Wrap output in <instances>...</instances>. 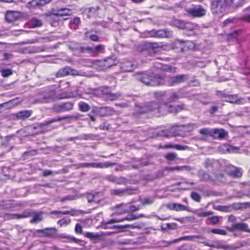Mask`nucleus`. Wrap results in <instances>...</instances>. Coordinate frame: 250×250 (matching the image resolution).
<instances>
[{
  "instance_id": "53",
  "label": "nucleus",
  "mask_w": 250,
  "mask_h": 250,
  "mask_svg": "<svg viewBox=\"0 0 250 250\" xmlns=\"http://www.w3.org/2000/svg\"><path fill=\"white\" fill-rule=\"evenodd\" d=\"M96 196L93 195V194H88L87 196V198L88 200V202L91 203V202H97L98 200L96 199Z\"/></svg>"
},
{
  "instance_id": "59",
  "label": "nucleus",
  "mask_w": 250,
  "mask_h": 250,
  "mask_svg": "<svg viewBox=\"0 0 250 250\" xmlns=\"http://www.w3.org/2000/svg\"><path fill=\"white\" fill-rule=\"evenodd\" d=\"M80 23H81L80 19L78 17H76L73 19L72 22H70V24H73L76 25H78L80 24Z\"/></svg>"
},
{
  "instance_id": "11",
  "label": "nucleus",
  "mask_w": 250,
  "mask_h": 250,
  "mask_svg": "<svg viewBox=\"0 0 250 250\" xmlns=\"http://www.w3.org/2000/svg\"><path fill=\"white\" fill-rule=\"evenodd\" d=\"M52 0H32L27 3L26 6L28 8H36L49 3Z\"/></svg>"
},
{
  "instance_id": "55",
  "label": "nucleus",
  "mask_w": 250,
  "mask_h": 250,
  "mask_svg": "<svg viewBox=\"0 0 250 250\" xmlns=\"http://www.w3.org/2000/svg\"><path fill=\"white\" fill-rule=\"evenodd\" d=\"M210 221L213 225L217 224L219 223V217L218 216H213L210 218Z\"/></svg>"
},
{
  "instance_id": "47",
  "label": "nucleus",
  "mask_w": 250,
  "mask_h": 250,
  "mask_svg": "<svg viewBox=\"0 0 250 250\" xmlns=\"http://www.w3.org/2000/svg\"><path fill=\"white\" fill-rule=\"evenodd\" d=\"M199 133L203 135H208L211 137L212 129L203 128L199 130Z\"/></svg>"
},
{
  "instance_id": "32",
  "label": "nucleus",
  "mask_w": 250,
  "mask_h": 250,
  "mask_svg": "<svg viewBox=\"0 0 250 250\" xmlns=\"http://www.w3.org/2000/svg\"><path fill=\"white\" fill-rule=\"evenodd\" d=\"M199 28V26L197 24L195 23H193L191 22H186L185 29H187L188 30H193L197 29Z\"/></svg>"
},
{
  "instance_id": "64",
  "label": "nucleus",
  "mask_w": 250,
  "mask_h": 250,
  "mask_svg": "<svg viewBox=\"0 0 250 250\" xmlns=\"http://www.w3.org/2000/svg\"><path fill=\"white\" fill-rule=\"evenodd\" d=\"M218 109V107L217 105H214L211 107L210 109L209 110V113L210 114H214L215 112L217 111Z\"/></svg>"
},
{
  "instance_id": "5",
  "label": "nucleus",
  "mask_w": 250,
  "mask_h": 250,
  "mask_svg": "<svg viewBox=\"0 0 250 250\" xmlns=\"http://www.w3.org/2000/svg\"><path fill=\"white\" fill-rule=\"evenodd\" d=\"M74 104L72 102H66L55 104L53 108V110L57 113L68 111L72 110Z\"/></svg>"
},
{
  "instance_id": "24",
  "label": "nucleus",
  "mask_w": 250,
  "mask_h": 250,
  "mask_svg": "<svg viewBox=\"0 0 250 250\" xmlns=\"http://www.w3.org/2000/svg\"><path fill=\"white\" fill-rule=\"evenodd\" d=\"M229 172V174L236 177H240L242 175L240 169L234 167H231Z\"/></svg>"
},
{
  "instance_id": "48",
  "label": "nucleus",
  "mask_w": 250,
  "mask_h": 250,
  "mask_svg": "<svg viewBox=\"0 0 250 250\" xmlns=\"http://www.w3.org/2000/svg\"><path fill=\"white\" fill-rule=\"evenodd\" d=\"M2 76L4 77H7L13 74L12 70L10 69H2L1 70Z\"/></svg>"
},
{
  "instance_id": "6",
  "label": "nucleus",
  "mask_w": 250,
  "mask_h": 250,
  "mask_svg": "<svg viewBox=\"0 0 250 250\" xmlns=\"http://www.w3.org/2000/svg\"><path fill=\"white\" fill-rule=\"evenodd\" d=\"M115 163H110V162H105L104 163H82L80 165V167H92L94 168H104L108 167H109L115 165Z\"/></svg>"
},
{
  "instance_id": "21",
  "label": "nucleus",
  "mask_w": 250,
  "mask_h": 250,
  "mask_svg": "<svg viewBox=\"0 0 250 250\" xmlns=\"http://www.w3.org/2000/svg\"><path fill=\"white\" fill-rule=\"evenodd\" d=\"M42 212H34L31 216L33 217L32 219L30 221V223L32 224L38 223L42 220Z\"/></svg>"
},
{
  "instance_id": "49",
  "label": "nucleus",
  "mask_w": 250,
  "mask_h": 250,
  "mask_svg": "<svg viewBox=\"0 0 250 250\" xmlns=\"http://www.w3.org/2000/svg\"><path fill=\"white\" fill-rule=\"evenodd\" d=\"M191 198L196 202H200L201 197L199 194L197 192H193L191 193Z\"/></svg>"
},
{
  "instance_id": "38",
  "label": "nucleus",
  "mask_w": 250,
  "mask_h": 250,
  "mask_svg": "<svg viewBox=\"0 0 250 250\" xmlns=\"http://www.w3.org/2000/svg\"><path fill=\"white\" fill-rule=\"evenodd\" d=\"M186 22L182 20H176L174 22L175 25L179 29H184L185 28Z\"/></svg>"
},
{
  "instance_id": "45",
  "label": "nucleus",
  "mask_w": 250,
  "mask_h": 250,
  "mask_svg": "<svg viewBox=\"0 0 250 250\" xmlns=\"http://www.w3.org/2000/svg\"><path fill=\"white\" fill-rule=\"evenodd\" d=\"M212 213L211 211H201L197 210L195 212V214L198 217H207L212 214Z\"/></svg>"
},
{
  "instance_id": "9",
  "label": "nucleus",
  "mask_w": 250,
  "mask_h": 250,
  "mask_svg": "<svg viewBox=\"0 0 250 250\" xmlns=\"http://www.w3.org/2000/svg\"><path fill=\"white\" fill-rule=\"evenodd\" d=\"M228 136V132L223 128L212 129L211 137L215 139H223Z\"/></svg>"
},
{
  "instance_id": "7",
  "label": "nucleus",
  "mask_w": 250,
  "mask_h": 250,
  "mask_svg": "<svg viewBox=\"0 0 250 250\" xmlns=\"http://www.w3.org/2000/svg\"><path fill=\"white\" fill-rule=\"evenodd\" d=\"M223 100L232 104H241L243 103L244 99L239 98L237 95H224Z\"/></svg>"
},
{
  "instance_id": "37",
  "label": "nucleus",
  "mask_w": 250,
  "mask_h": 250,
  "mask_svg": "<svg viewBox=\"0 0 250 250\" xmlns=\"http://www.w3.org/2000/svg\"><path fill=\"white\" fill-rule=\"evenodd\" d=\"M69 74L72 76H85L86 74L85 72L78 71L77 70L69 68Z\"/></svg>"
},
{
  "instance_id": "42",
  "label": "nucleus",
  "mask_w": 250,
  "mask_h": 250,
  "mask_svg": "<svg viewBox=\"0 0 250 250\" xmlns=\"http://www.w3.org/2000/svg\"><path fill=\"white\" fill-rule=\"evenodd\" d=\"M199 174L202 180L208 181L211 179L210 176L203 171H200Z\"/></svg>"
},
{
  "instance_id": "61",
  "label": "nucleus",
  "mask_w": 250,
  "mask_h": 250,
  "mask_svg": "<svg viewBox=\"0 0 250 250\" xmlns=\"http://www.w3.org/2000/svg\"><path fill=\"white\" fill-rule=\"evenodd\" d=\"M140 209L139 207H137L134 205H131L130 207H128V211H135L138 210Z\"/></svg>"
},
{
  "instance_id": "46",
  "label": "nucleus",
  "mask_w": 250,
  "mask_h": 250,
  "mask_svg": "<svg viewBox=\"0 0 250 250\" xmlns=\"http://www.w3.org/2000/svg\"><path fill=\"white\" fill-rule=\"evenodd\" d=\"M180 96L177 93L173 92L169 97L168 101L169 103L174 102L178 100Z\"/></svg>"
},
{
  "instance_id": "58",
  "label": "nucleus",
  "mask_w": 250,
  "mask_h": 250,
  "mask_svg": "<svg viewBox=\"0 0 250 250\" xmlns=\"http://www.w3.org/2000/svg\"><path fill=\"white\" fill-rule=\"evenodd\" d=\"M75 231L78 233H82V227L79 224H77L75 227Z\"/></svg>"
},
{
  "instance_id": "62",
  "label": "nucleus",
  "mask_w": 250,
  "mask_h": 250,
  "mask_svg": "<svg viewBox=\"0 0 250 250\" xmlns=\"http://www.w3.org/2000/svg\"><path fill=\"white\" fill-rule=\"evenodd\" d=\"M90 40L92 41L97 42L99 41V37L97 35L92 34L89 37Z\"/></svg>"
},
{
  "instance_id": "15",
  "label": "nucleus",
  "mask_w": 250,
  "mask_h": 250,
  "mask_svg": "<svg viewBox=\"0 0 250 250\" xmlns=\"http://www.w3.org/2000/svg\"><path fill=\"white\" fill-rule=\"evenodd\" d=\"M115 213L121 214L128 212V205L121 204L113 208Z\"/></svg>"
},
{
  "instance_id": "33",
  "label": "nucleus",
  "mask_w": 250,
  "mask_h": 250,
  "mask_svg": "<svg viewBox=\"0 0 250 250\" xmlns=\"http://www.w3.org/2000/svg\"><path fill=\"white\" fill-rule=\"evenodd\" d=\"M79 106L80 110L83 112H87L90 109L89 105L84 102H80Z\"/></svg>"
},
{
  "instance_id": "34",
  "label": "nucleus",
  "mask_w": 250,
  "mask_h": 250,
  "mask_svg": "<svg viewBox=\"0 0 250 250\" xmlns=\"http://www.w3.org/2000/svg\"><path fill=\"white\" fill-rule=\"evenodd\" d=\"M140 202L144 206L150 205L154 202V199L151 197L145 198L141 199Z\"/></svg>"
},
{
  "instance_id": "60",
  "label": "nucleus",
  "mask_w": 250,
  "mask_h": 250,
  "mask_svg": "<svg viewBox=\"0 0 250 250\" xmlns=\"http://www.w3.org/2000/svg\"><path fill=\"white\" fill-rule=\"evenodd\" d=\"M187 147H188V146H181L179 145H176L174 146V148H175L177 150H185L187 149Z\"/></svg>"
},
{
  "instance_id": "56",
  "label": "nucleus",
  "mask_w": 250,
  "mask_h": 250,
  "mask_svg": "<svg viewBox=\"0 0 250 250\" xmlns=\"http://www.w3.org/2000/svg\"><path fill=\"white\" fill-rule=\"evenodd\" d=\"M80 117H81V115L77 114V115H72V116H64L63 117L64 118V119H68V118H72L75 120H76L78 118H79Z\"/></svg>"
},
{
  "instance_id": "26",
  "label": "nucleus",
  "mask_w": 250,
  "mask_h": 250,
  "mask_svg": "<svg viewBox=\"0 0 250 250\" xmlns=\"http://www.w3.org/2000/svg\"><path fill=\"white\" fill-rule=\"evenodd\" d=\"M69 75V68L65 67L60 69L56 73L57 77H62Z\"/></svg>"
},
{
  "instance_id": "36",
  "label": "nucleus",
  "mask_w": 250,
  "mask_h": 250,
  "mask_svg": "<svg viewBox=\"0 0 250 250\" xmlns=\"http://www.w3.org/2000/svg\"><path fill=\"white\" fill-rule=\"evenodd\" d=\"M16 102V99L12 100L8 102H6V103H5L0 104V106H3L5 105H7V106L9 108H12V107H13L18 104Z\"/></svg>"
},
{
  "instance_id": "13",
  "label": "nucleus",
  "mask_w": 250,
  "mask_h": 250,
  "mask_svg": "<svg viewBox=\"0 0 250 250\" xmlns=\"http://www.w3.org/2000/svg\"><path fill=\"white\" fill-rule=\"evenodd\" d=\"M21 17V13L18 11H8L5 15V19L9 22L18 20Z\"/></svg>"
},
{
  "instance_id": "3",
  "label": "nucleus",
  "mask_w": 250,
  "mask_h": 250,
  "mask_svg": "<svg viewBox=\"0 0 250 250\" xmlns=\"http://www.w3.org/2000/svg\"><path fill=\"white\" fill-rule=\"evenodd\" d=\"M226 7V0H214L211 3V12L213 14L219 15L225 11Z\"/></svg>"
},
{
  "instance_id": "10",
  "label": "nucleus",
  "mask_w": 250,
  "mask_h": 250,
  "mask_svg": "<svg viewBox=\"0 0 250 250\" xmlns=\"http://www.w3.org/2000/svg\"><path fill=\"white\" fill-rule=\"evenodd\" d=\"M112 62L113 60L111 58H107L103 61H97L95 62L94 65L99 66L100 67L99 68L100 70H104L114 65V64Z\"/></svg>"
},
{
  "instance_id": "44",
  "label": "nucleus",
  "mask_w": 250,
  "mask_h": 250,
  "mask_svg": "<svg viewBox=\"0 0 250 250\" xmlns=\"http://www.w3.org/2000/svg\"><path fill=\"white\" fill-rule=\"evenodd\" d=\"M211 232L214 234H217L222 235H227V232L225 230L222 229H214L211 230Z\"/></svg>"
},
{
  "instance_id": "22",
  "label": "nucleus",
  "mask_w": 250,
  "mask_h": 250,
  "mask_svg": "<svg viewBox=\"0 0 250 250\" xmlns=\"http://www.w3.org/2000/svg\"><path fill=\"white\" fill-rule=\"evenodd\" d=\"M236 149V148L234 146L228 145H224L220 146L219 150L220 151L225 153L227 152H232L234 151V150Z\"/></svg>"
},
{
  "instance_id": "14",
  "label": "nucleus",
  "mask_w": 250,
  "mask_h": 250,
  "mask_svg": "<svg viewBox=\"0 0 250 250\" xmlns=\"http://www.w3.org/2000/svg\"><path fill=\"white\" fill-rule=\"evenodd\" d=\"M54 12V15L56 16L63 17V16H70L72 13L71 9H67L66 8H62L61 9H53Z\"/></svg>"
},
{
  "instance_id": "27",
  "label": "nucleus",
  "mask_w": 250,
  "mask_h": 250,
  "mask_svg": "<svg viewBox=\"0 0 250 250\" xmlns=\"http://www.w3.org/2000/svg\"><path fill=\"white\" fill-rule=\"evenodd\" d=\"M166 169L167 171H173V170H178V171H182V170H190L191 168L188 166H176L172 167H167Z\"/></svg>"
},
{
  "instance_id": "18",
  "label": "nucleus",
  "mask_w": 250,
  "mask_h": 250,
  "mask_svg": "<svg viewBox=\"0 0 250 250\" xmlns=\"http://www.w3.org/2000/svg\"><path fill=\"white\" fill-rule=\"evenodd\" d=\"M167 207L170 210H174L177 211L187 210V207L180 204L170 203L167 205Z\"/></svg>"
},
{
  "instance_id": "40",
  "label": "nucleus",
  "mask_w": 250,
  "mask_h": 250,
  "mask_svg": "<svg viewBox=\"0 0 250 250\" xmlns=\"http://www.w3.org/2000/svg\"><path fill=\"white\" fill-rule=\"evenodd\" d=\"M243 2V0H231V5L233 8H237L241 6Z\"/></svg>"
},
{
  "instance_id": "63",
  "label": "nucleus",
  "mask_w": 250,
  "mask_h": 250,
  "mask_svg": "<svg viewBox=\"0 0 250 250\" xmlns=\"http://www.w3.org/2000/svg\"><path fill=\"white\" fill-rule=\"evenodd\" d=\"M216 248L217 249H222L224 250H229V245H216Z\"/></svg>"
},
{
  "instance_id": "35",
  "label": "nucleus",
  "mask_w": 250,
  "mask_h": 250,
  "mask_svg": "<svg viewBox=\"0 0 250 250\" xmlns=\"http://www.w3.org/2000/svg\"><path fill=\"white\" fill-rule=\"evenodd\" d=\"M177 42V43H180L181 44L185 43L184 47L187 48L188 49H191L194 46V44L190 41H187L185 42L183 40H178Z\"/></svg>"
},
{
  "instance_id": "19",
  "label": "nucleus",
  "mask_w": 250,
  "mask_h": 250,
  "mask_svg": "<svg viewBox=\"0 0 250 250\" xmlns=\"http://www.w3.org/2000/svg\"><path fill=\"white\" fill-rule=\"evenodd\" d=\"M233 229L250 232V230L248 229V226L245 223H236L233 224L232 228L229 229V230L232 231Z\"/></svg>"
},
{
  "instance_id": "23",
  "label": "nucleus",
  "mask_w": 250,
  "mask_h": 250,
  "mask_svg": "<svg viewBox=\"0 0 250 250\" xmlns=\"http://www.w3.org/2000/svg\"><path fill=\"white\" fill-rule=\"evenodd\" d=\"M41 232L45 236H51L56 233V229L54 228H46L44 229L40 230L39 231Z\"/></svg>"
},
{
  "instance_id": "2",
  "label": "nucleus",
  "mask_w": 250,
  "mask_h": 250,
  "mask_svg": "<svg viewBox=\"0 0 250 250\" xmlns=\"http://www.w3.org/2000/svg\"><path fill=\"white\" fill-rule=\"evenodd\" d=\"M136 79L147 85H160L164 83L162 77L153 73L151 75L146 72L139 73L136 75Z\"/></svg>"
},
{
  "instance_id": "1",
  "label": "nucleus",
  "mask_w": 250,
  "mask_h": 250,
  "mask_svg": "<svg viewBox=\"0 0 250 250\" xmlns=\"http://www.w3.org/2000/svg\"><path fill=\"white\" fill-rule=\"evenodd\" d=\"M72 97H73L72 94H67L65 93H63L58 97L55 89L51 88L45 90L41 98L36 100L35 103H47L54 102L57 99L70 98Z\"/></svg>"
},
{
  "instance_id": "41",
  "label": "nucleus",
  "mask_w": 250,
  "mask_h": 250,
  "mask_svg": "<svg viewBox=\"0 0 250 250\" xmlns=\"http://www.w3.org/2000/svg\"><path fill=\"white\" fill-rule=\"evenodd\" d=\"M16 219L27 218L31 216V213L28 211H25L21 214H16Z\"/></svg>"
},
{
  "instance_id": "52",
  "label": "nucleus",
  "mask_w": 250,
  "mask_h": 250,
  "mask_svg": "<svg viewBox=\"0 0 250 250\" xmlns=\"http://www.w3.org/2000/svg\"><path fill=\"white\" fill-rule=\"evenodd\" d=\"M128 192L127 189L123 190V189H115L112 191V193L117 195L121 196L125 194V193Z\"/></svg>"
},
{
  "instance_id": "8",
  "label": "nucleus",
  "mask_w": 250,
  "mask_h": 250,
  "mask_svg": "<svg viewBox=\"0 0 250 250\" xmlns=\"http://www.w3.org/2000/svg\"><path fill=\"white\" fill-rule=\"evenodd\" d=\"M150 35L157 38H171L172 36L171 32L167 30H153L150 32Z\"/></svg>"
},
{
  "instance_id": "50",
  "label": "nucleus",
  "mask_w": 250,
  "mask_h": 250,
  "mask_svg": "<svg viewBox=\"0 0 250 250\" xmlns=\"http://www.w3.org/2000/svg\"><path fill=\"white\" fill-rule=\"evenodd\" d=\"M62 237L64 238H68L69 239L70 242H73L77 244H81L82 243V241L80 239H77L74 237L72 236H65V235H62Z\"/></svg>"
},
{
  "instance_id": "30",
  "label": "nucleus",
  "mask_w": 250,
  "mask_h": 250,
  "mask_svg": "<svg viewBox=\"0 0 250 250\" xmlns=\"http://www.w3.org/2000/svg\"><path fill=\"white\" fill-rule=\"evenodd\" d=\"M104 47L103 45H98L95 48L88 47L87 50H90L92 52H96L98 53L103 52Z\"/></svg>"
},
{
  "instance_id": "39",
  "label": "nucleus",
  "mask_w": 250,
  "mask_h": 250,
  "mask_svg": "<svg viewBox=\"0 0 250 250\" xmlns=\"http://www.w3.org/2000/svg\"><path fill=\"white\" fill-rule=\"evenodd\" d=\"M31 25L32 27H38L42 25V21L41 20L34 19L31 21Z\"/></svg>"
},
{
  "instance_id": "51",
  "label": "nucleus",
  "mask_w": 250,
  "mask_h": 250,
  "mask_svg": "<svg viewBox=\"0 0 250 250\" xmlns=\"http://www.w3.org/2000/svg\"><path fill=\"white\" fill-rule=\"evenodd\" d=\"M84 235L88 238L91 239H96L99 237V235L98 234L93 233V232H86L84 234Z\"/></svg>"
},
{
  "instance_id": "31",
  "label": "nucleus",
  "mask_w": 250,
  "mask_h": 250,
  "mask_svg": "<svg viewBox=\"0 0 250 250\" xmlns=\"http://www.w3.org/2000/svg\"><path fill=\"white\" fill-rule=\"evenodd\" d=\"M106 98L109 100L113 101L121 97V94L119 93H108L105 94Z\"/></svg>"
},
{
  "instance_id": "43",
  "label": "nucleus",
  "mask_w": 250,
  "mask_h": 250,
  "mask_svg": "<svg viewBox=\"0 0 250 250\" xmlns=\"http://www.w3.org/2000/svg\"><path fill=\"white\" fill-rule=\"evenodd\" d=\"M213 208L214 209H216L217 210L224 211V212H227L229 210V207L226 206H221V205L213 206Z\"/></svg>"
},
{
  "instance_id": "54",
  "label": "nucleus",
  "mask_w": 250,
  "mask_h": 250,
  "mask_svg": "<svg viewBox=\"0 0 250 250\" xmlns=\"http://www.w3.org/2000/svg\"><path fill=\"white\" fill-rule=\"evenodd\" d=\"M166 158L168 160L172 161L176 158V154L174 153H170L166 156Z\"/></svg>"
},
{
  "instance_id": "57",
  "label": "nucleus",
  "mask_w": 250,
  "mask_h": 250,
  "mask_svg": "<svg viewBox=\"0 0 250 250\" xmlns=\"http://www.w3.org/2000/svg\"><path fill=\"white\" fill-rule=\"evenodd\" d=\"M5 218L7 219H16V214H5Z\"/></svg>"
},
{
  "instance_id": "12",
  "label": "nucleus",
  "mask_w": 250,
  "mask_h": 250,
  "mask_svg": "<svg viewBox=\"0 0 250 250\" xmlns=\"http://www.w3.org/2000/svg\"><path fill=\"white\" fill-rule=\"evenodd\" d=\"M188 78L187 75H180L170 78L168 81L170 85H174L185 82Z\"/></svg>"
},
{
  "instance_id": "25",
  "label": "nucleus",
  "mask_w": 250,
  "mask_h": 250,
  "mask_svg": "<svg viewBox=\"0 0 250 250\" xmlns=\"http://www.w3.org/2000/svg\"><path fill=\"white\" fill-rule=\"evenodd\" d=\"M133 65L130 62H125L123 63L121 67L124 71L129 72L133 69Z\"/></svg>"
},
{
  "instance_id": "16",
  "label": "nucleus",
  "mask_w": 250,
  "mask_h": 250,
  "mask_svg": "<svg viewBox=\"0 0 250 250\" xmlns=\"http://www.w3.org/2000/svg\"><path fill=\"white\" fill-rule=\"evenodd\" d=\"M106 179L117 184H125L127 182V180L123 177H116L113 175H109L106 177Z\"/></svg>"
},
{
  "instance_id": "29",
  "label": "nucleus",
  "mask_w": 250,
  "mask_h": 250,
  "mask_svg": "<svg viewBox=\"0 0 250 250\" xmlns=\"http://www.w3.org/2000/svg\"><path fill=\"white\" fill-rule=\"evenodd\" d=\"M201 237L200 236H186L180 237L178 239H175L173 242H178L181 240H190L193 241L195 238H200Z\"/></svg>"
},
{
  "instance_id": "4",
  "label": "nucleus",
  "mask_w": 250,
  "mask_h": 250,
  "mask_svg": "<svg viewBox=\"0 0 250 250\" xmlns=\"http://www.w3.org/2000/svg\"><path fill=\"white\" fill-rule=\"evenodd\" d=\"M186 12L193 18H200L206 14V10L201 5H193L191 7L187 8Z\"/></svg>"
},
{
  "instance_id": "17",
  "label": "nucleus",
  "mask_w": 250,
  "mask_h": 250,
  "mask_svg": "<svg viewBox=\"0 0 250 250\" xmlns=\"http://www.w3.org/2000/svg\"><path fill=\"white\" fill-rule=\"evenodd\" d=\"M138 219V217H136V215L131 214L127 215V216L125 218H122L121 219H112L107 221L106 223L107 224H113L115 223H118L123 222L125 220H128V221H132L133 220L137 219Z\"/></svg>"
},
{
  "instance_id": "20",
  "label": "nucleus",
  "mask_w": 250,
  "mask_h": 250,
  "mask_svg": "<svg viewBox=\"0 0 250 250\" xmlns=\"http://www.w3.org/2000/svg\"><path fill=\"white\" fill-rule=\"evenodd\" d=\"M32 113L31 110H24L19 112L17 114V117L19 119L25 120L29 117Z\"/></svg>"
},
{
  "instance_id": "28",
  "label": "nucleus",
  "mask_w": 250,
  "mask_h": 250,
  "mask_svg": "<svg viewBox=\"0 0 250 250\" xmlns=\"http://www.w3.org/2000/svg\"><path fill=\"white\" fill-rule=\"evenodd\" d=\"M184 109V105L181 104L177 105L175 107H173L172 105L169 106V112L171 113H177L182 110Z\"/></svg>"
}]
</instances>
